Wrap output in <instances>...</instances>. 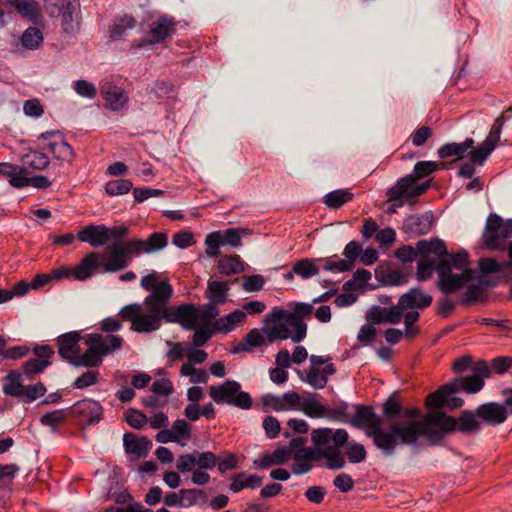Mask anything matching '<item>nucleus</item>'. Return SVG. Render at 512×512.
I'll use <instances>...</instances> for the list:
<instances>
[{
    "instance_id": "f257e3e1",
    "label": "nucleus",
    "mask_w": 512,
    "mask_h": 512,
    "mask_svg": "<svg viewBox=\"0 0 512 512\" xmlns=\"http://www.w3.org/2000/svg\"><path fill=\"white\" fill-rule=\"evenodd\" d=\"M350 424L364 429L365 434L373 439V443L378 449L385 455H392L398 442L413 444L422 435L441 437L445 431L453 428L454 421L443 414H433L424 423L391 425L387 429H383L380 416L375 414L371 407L359 405L356 407V413L350 420Z\"/></svg>"
},
{
    "instance_id": "f03ea898",
    "label": "nucleus",
    "mask_w": 512,
    "mask_h": 512,
    "mask_svg": "<svg viewBox=\"0 0 512 512\" xmlns=\"http://www.w3.org/2000/svg\"><path fill=\"white\" fill-rule=\"evenodd\" d=\"M164 236L154 235L149 241L131 240L111 243L103 253L90 252L73 268V278L79 281L90 278L98 269L105 273H115L126 269L135 257L153 254L163 247Z\"/></svg>"
},
{
    "instance_id": "7ed1b4c3",
    "label": "nucleus",
    "mask_w": 512,
    "mask_h": 512,
    "mask_svg": "<svg viewBox=\"0 0 512 512\" xmlns=\"http://www.w3.org/2000/svg\"><path fill=\"white\" fill-rule=\"evenodd\" d=\"M119 317L131 323L130 329L141 334H149L161 327V316L159 308L152 305L133 303L122 307L118 313Z\"/></svg>"
},
{
    "instance_id": "20e7f679",
    "label": "nucleus",
    "mask_w": 512,
    "mask_h": 512,
    "mask_svg": "<svg viewBox=\"0 0 512 512\" xmlns=\"http://www.w3.org/2000/svg\"><path fill=\"white\" fill-rule=\"evenodd\" d=\"M432 301L433 297L419 287L411 288L399 297L398 305L403 313L407 311L404 314L405 336L407 338H414L419 334V328L414 325L420 318L418 310L429 307Z\"/></svg>"
},
{
    "instance_id": "39448f33",
    "label": "nucleus",
    "mask_w": 512,
    "mask_h": 512,
    "mask_svg": "<svg viewBox=\"0 0 512 512\" xmlns=\"http://www.w3.org/2000/svg\"><path fill=\"white\" fill-rule=\"evenodd\" d=\"M123 338L116 335H102L94 333L86 338V351L81 355V363L83 367H98L103 362V357L118 351L123 345Z\"/></svg>"
},
{
    "instance_id": "423d86ee",
    "label": "nucleus",
    "mask_w": 512,
    "mask_h": 512,
    "mask_svg": "<svg viewBox=\"0 0 512 512\" xmlns=\"http://www.w3.org/2000/svg\"><path fill=\"white\" fill-rule=\"evenodd\" d=\"M418 255L421 256L417 263L416 276L419 281L429 279L438 264L447 259L448 252L445 243L439 239L430 241L421 240L417 243Z\"/></svg>"
},
{
    "instance_id": "0eeeda50",
    "label": "nucleus",
    "mask_w": 512,
    "mask_h": 512,
    "mask_svg": "<svg viewBox=\"0 0 512 512\" xmlns=\"http://www.w3.org/2000/svg\"><path fill=\"white\" fill-rule=\"evenodd\" d=\"M313 312V304L298 303L293 311H286L282 308H274L268 316L269 321L283 320L295 330L294 343L301 342L307 334V326L304 318L310 317Z\"/></svg>"
},
{
    "instance_id": "6e6552de",
    "label": "nucleus",
    "mask_w": 512,
    "mask_h": 512,
    "mask_svg": "<svg viewBox=\"0 0 512 512\" xmlns=\"http://www.w3.org/2000/svg\"><path fill=\"white\" fill-rule=\"evenodd\" d=\"M209 395L217 404H228L240 409H250L252 399L249 393L241 391L238 381L228 380L218 386L209 388Z\"/></svg>"
},
{
    "instance_id": "1a4fd4ad",
    "label": "nucleus",
    "mask_w": 512,
    "mask_h": 512,
    "mask_svg": "<svg viewBox=\"0 0 512 512\" xmlns=\"http://www.w3.org/2000/svg\"><path fill=\"white\" fill-rule=\"evenodd\" d=\"M428 187L429 182L415 185V178L406 176L389 190V201L396 208L402 207L405 203L413 205L416 203V198L425 193Z\"/></svg>"
},
{
    "instance_id": "9d476101",
    "label": "nucleus",
    "mask_w": 512,
    "mask_h": 512,
    "mask_svg": "<svg viewBox=\"0 0 512 512\" xmlns=\"http://www.w3.org/2000/svg\"><path fill=\"white\" fill-rule=\"evenodd\" d=\"M439 276L437 287L443 294H452L462 289L473 278V270L453 273L448 259L442 260L437 267Z\"/></svg>"
},
{
    "instance_id": "9b49d317",
    "label": "nucleus",
    "mask_w": 512,
    "mask_h": 512,
    "mask_svg": "<svg viewBox=\"0 0 512 512\" xmlns=\"http://www.w3.org/2000/svg\"><path fill=\"white\" fill-rule=\"evenodd\" d=\"M311 442L315 447V455H326L327 450L342 448L348 441L349 435L345 429L319 428L311 431Z\"/></svg>"
},
{
    "instance_id": "f8f14e48",
    "label": "nucleus",
    "mask_w": 512,
    "mask_h": 512,
    "mask_svg": "<svg viewBox=\"0 0 512 512\" xmlns=\"http://www.w3.org/2000/svg\"><path fill=\"white\" fill-rule=\"evenodd\" d=\"M508 238H512V220L503 221L497 214H490L484 233V243L487 248L502 249Z\"/></svg>"
},
{
    "instance_id": "ddd939ff",
    "label": "nucleus",
    "mask_w": 512,
    "mask_h": 512,
    "mask_svg": "<svg viewBox=\"0 0 512 512\" xmlns=\"http://www.w3.org/2000/svg\"><path fill=\"white\" fill-rule=\"evenodd\" d=\"M175 31V22L172 18L162 15L153 20L149 25L150 39L138 40L131 43L132 49L151 47L172 36Z\"/></svg>"
},
{
    "instance_id": "4468645a",
    "label": "nucleus",
    "mask_w": 512,
    "mask_h": 512,
    "mask_svg": "<svg viewBox=\"0 0 512 512\" xmlns=\"http://www.w3.org/2000/svg\"><path fill=\"white\" fill-rule=\"evenodd\" d=\"M490 376L489 365L486 361H478L471 367L469 376L458 378L450 383L457 384V392L463 390L466 393H477L484 386V380Z\"/></svg>"
},
{
    "instance_id": "2eb2a0df",
    "label": "nucleus",
    "mask_w": 512,
    "mask_h": 512,
    "mask_svg": "<svg viewBox=\"0 0 512 512\" xmlns=\"http://www.w3.org/2000/svg\"><path fill=\"white\" fill-rule=\"evenodd\" d=\"M39 139L42 141L41 149L53 154L57 160L69 162L73 159V150L59 131L42 133Z\"/></svg>"
},
{
    "instance_id": "dca6fc26",
    "label": "nucleus",
    "mask_w": 512,
    "mask_h": 512,
    "mask_svg": "<svg viewBox=\"0 0 512 512\" xmlns=\"http://www.w3.org/2000/svg\"><path fill=\"white\" fill-rule=\"evenodd\" d=\"M80 339V333L77 331L62 334L57 338L59 355L75 367H83V365L80 364L82 361V354L79 353L80 349L78 344Z\"/></svg>"
},
{
    "instance_id": "f3484780",
    "label": "nucleus",
    "mask_w": 512,
    "mask_h": 512,
    "mask_svg": "<svg viewBox=\"0 0 512 512\" xmlns=\"http://www.w3.org/2000/svg\"><path fill=\"white\" fill-rule=\"evenodd\" d=\"M402 318L404 313L398 304L388 308L375 305L366 313L367 321L373 324H398Z\"/></svg>"
},
{
    "instance_id": "a211bd4d",
    "label": "nucleus",
    "mask_w": 512,
    "mask_h": 512,
    "mask_svg": "<svg viewBox=\"0 0 512 512\" xmlns=\"http://www.w3.org/2000/svg\"><path fill=\"white\" fill-rule=\"evenodd\" d=\"M102 412L100 403L91 399L79 401L73 406V413L78 416L79 421L84 425L98 423L102 419Z\"/></svg>"
},
{
    "instance_id": "6ab92c4d",
    "label": "nucleus",
    "mask_w": 512,
    "mask_h": 512,
    "mask_svg": "<svg viewBox=\"0 0 512 512\" xmlns=\"http://www.w3.org/2000/svg\"><path fill=\"white\" fill-rule=\"evenodd\" d=\"M79 7L78 0H66L61 6L58 4L59 13L49 16L58 17L61 15V25L64 31L75 32L79 27Z\"/></svg>"
},
{
    "instance_id": "aec40b11",
    "label": "nucleus",
    "mask_w": 512,
    "mask_h": 512,
    "mask_svg": "<svg viewBox=\"0 0 512 512\" xmlns=\"http://www.w3.org/2000/svg\"><path fill=\"white\" fill-rule=\"evenodd\" d=\"M336 373V367L334 364H328L323 368H310L308 369L305 376L301 372H298L300 379L309 384L314 389H323L326 387L329 377Z\"/></svg>"
},
{
    "instance_id": "412c9836",
    "label": "nucleus",
    "mask_w": 512,
    "mask_h": 512,
    "mask_svg": "<svg viewBox=\"0 0 512 512\" xmlns=\"http://www.w3.org/2000/svg\"><path fill=\"white\" fill-rule=\"evenodd\" d=\"M125 452L135 459L144 458L148 455L152 442L146 437H136L133 433H125L123 436Z\"/></svg>"
},
{
    "instance_id": "4be33fe9",
    "label": "nucleus",
    "mask_w": 512,
    "mask_h": 512,
    "mask_svg": "<svg viewBox=\"0 0 512 512\" xmlns=\"http://www.w3.org/2000/svg\"><path fill=\"white\" fill-rule=\"evenodd\" d=\"M507 407L495 402L480 405L476 409L477 416L484 422L497 425L503 423L507 418Z\"/></svg>"
},
{
    "instance_id": "5701e85b",
    "label": "nucleus",
    "mask_w": 512,
    "mask_h": 512,
    "mask_svg": "<svg viewBox=\"0 0 512 512\" xmlns=\"http://www.w3.org/2000/svg\"><path fill=\"white\" fill-rule=\"evenodd\" d=\"M107 226L87 225L79 231L77 237L80 241L89 243L92 247H100L108 243Z\"/></svg>"
},
{
    "instance_id": "b1692460",
    "label": "nucleus",
    "mask_w": 512,
    "mask_h": 512,
    "mask_svg": "<svg viewBox=\"0 0 512 512\" xmlns=\"http://www.w3.org/2000/svg\"><path fill=\"white\" fill-rule=\"evenodd\" d=\"M101 94L109 108L113 111L121 110L128 102V96L125 91L112 83H105L101 87Z\"/></svg>"
},
{
    "instance_id": "393cba45",
    "label": "nucleus",
    "mask_w": 512,
    "mask_h": 512,
    "mask_svg": "<svg viewBox=\"0 0 512 512\" xmlns=\"http://www.w3.org/2000/svg\"><path fill=\"white\" fill-rule=\"evenodd\" d=\"M445 416L448 417V418L453 419V421H454L453 428H451L448 431H445L441 437L426 436L427 438H429L430 440H439L445 434L453 431L456 428V426H457L459 431L464 432V433L475 432V431H478L480 429V422L477 419L478 416H477V414L475 415L472 411H469V410L463 411L461 413L458 421H456L455 418H453L451 416H448L446 414H445Z\"/></svg>"
},
{
    "instance_id": "a878e982",
    "label": "nucleus",
    "mask_w": 512,
    "mask_h": 512,
    "mask_svg": "<svg viewBox=\"0 0 512 512\" xmlns=\"http://www.w3.org/2000/svg\"><path fill=\"white\" fill-rule=\"evenodd\" d=\"M0 175L8 177L10 185L15 188L29 186V178L26 176V170L19 165L8 162L0 163Z\"/></svg>"
},
{
    "instance_id": "bb28decb",
    "label": "nucleus",
    "mask_w": 512,
    "mask_h": 512,
    "mask_svg": "<svg viewBox=\"0 0 512 512\" xmlns=\"http://www.w3.org/2000/svg\"><path fill=\"white\" fill-rule=\"evenodd\" d=\"M290 458L289 448L278 447L273 453L264 454L260 458L253 461V465L259 469H266L271 466H279L285 464Z\"/></svg>"
},
{
    "instance_id": "cd10ccee",
    "label": "nucleus",
    "mask_w": 512,
    "mask_h": 512,
    "mask_svg": "<svg viewBox=\"0 0 512 512\" xmlns=\"http://www.w3.org/2000/svg\"><path fill=\"white\" fill-rule=\"evenodd\" d=\"M266 343V338L263 335V333L257 329L254 328L250 330L246 336L233 347L231 352L233 354H238L241 352H253L256 348H259L263 346Z\"/></svg>"
},
{
    "instance_id": "c85d7f7f",
    "label": "nucleus",
    "mask_w": 512,
    "mask_h": 512,
    "mask_svg": "<svg viewBox=\"0 0 512 512\" xmlns=\"http://www.w3.org/2000/svg\"><path fill=\"white\" fill-rule=\"evenodd\" d=\"M137 21L131 15H122L114 19L109 27V36L114 40L122 39L136 27Z\"/></svg>"
},
{
    "instance_id": "c756f323",
    "label": "nucleus",
    "mask_w": 512,
    "mask_h": 512,
    "mask_svg": "<svg viewBox=\"0 0 512 512\" xmlns=\"http://www.w3.org/2000/svg\"><path fill=\"white\" fill-rule=\"evenodd\" d=\"M107 231H108L107 232L108 242L110 240H113L112 243L127 242V241H131V240H138V241L145 242V241H149L154 235H161L162 237L164 236L165 244L163 245V247L159 248L158 250L154 251L153 253H157V252L165 249L168 245V236L164 232H154L147 239H138V238L125 239V237L129 233V228L125 225L107 227Z\"/></svg>"
},
{
    "instance_id": "7c9ffc66",
    "label": "nucleus",
    "mask_w": 512,
    "mask_h": 512,
    "mask_svg": "<svg viewBox=\"0 0 512 512\" xmlns=\"http://www.w3.org/2000/svg\"><path fill=\"white\" fill-rule=\"evenodd\" d=\"M172 292L171 285L167 281H162L154 287L152 293L146 296L143 302L144 304L160 308L166 305L167 301L172 296Z\"/></svg>"
},
{
    "instance_id": "2f4dec72",
    "label": "nucleus",
    "mask_w": 512,
    "mask_h": 512,
    "mask_svg": "<svg viewBox=\"0 0 512 512\" xmlns=\"http://www.w3.org/2000/svg\"><path fill=\"white\" fill-rule=\"evenodd\" d=\"M293 458L295 460V463L292 465L293 474L302 475L311 470V461L316 458V455L312 448H302L295 451Z\"/></svg>"
},
{
    "instance_id": "473e14b6",
    "label": "nucleus",
    "mask_w": 512,
    "mask_h": 512,
    "mask_svg": "<svg viewBox=\"0 0 512 512\" xmlns=\"http://www.w3.org/2000/svg\"><path fill=\"white\" fill-rule=\"evenodd\" d=\"M403 229L412 236L424 235L431 230V222L428 216L412 215L405 219Z\"/></svg>"
},
{
    "instance_id": "72a5a7b5",
    "label": "nucleus",
    "mask_w": 512,
    "mask_h": 512,
    "mask_svg": "<svg viewBox=\"0 0 512 512\" xmlns=\"http://www.w3.org/2000/svg\"><path fill=\"white\" fill-rule=\"evenodd\" d=\"M246 319V313L240 309H236L228 315L218 318L214 321L213 327L217 332L229 333L236 325L242 323Z\"/></svg>"
},
{
    "instance_id": "f704fd0d",
    "label": "nucleus",
    "mask_w": 512,
    "mask_h": 512,
    "mask_svg": "<svg viewBox=\"0 0 512 512\" xmlns=\"http://www.w3.org/2000/svg\"><path fill=\"white\" fill-rule=\"evenodd\" d=\"M10 4L22 16L33 23L40 19V6L35 0H9Z\"/></svg>"
},
{
    "instance_id": "c9c22d12",
    "label": "nucleus",
    "mask_w": 512,
    "mask_h": 512,
    "mask_svg": "<svg viewBox=\"0 0 512 512\" xmlns=\"http://www.w3.org/2000/svg\"><path fill=\"white\" fill-rule=\"evenodd\" d=\"M457 393L456 383H446L441 386L436 392L431 393L426 398V406L429 408H441L445 406L446 397Z\"/></svg>"
},
{
    "instance_id": "e433bc0d",
    "label": "nucleus",
    "mask_w": 512,
    "mask_h": 512,
    "mask_svg": "<svg viewBox=\"0 0 512 512\" xmlns=\"http://www.w3.org/2000/svg\"><path fill=\"white\" fill-rule=\"evenodd\" d=\"M262 481V477L257 475H247L246 473L241 472L233 477L229 488L233 493H238L244 488H257L261 486Z\"/></svg>"
},
{
    "instance_id": "4c0bfd02",
    "label": "nucleus",
    "mask_w": 512,
    "mask_h": 512,
    "mask_svg": "<svg viewBox=\"0 0 512 512\" xmlns=\"http://www.w3.org/2000/svg\"><path fill=\"white\" fill-rule=\"evenodd\" d=\"M300 410L310 418H323L329 414V409L316 401L315 395H310L302 400Z\"/></svg>"
},
{
    "instance_id": "58836bf2",
    "label": "nucleus",
    "mask_w": 512,
    "mask_h": 512,
    "mask_svg": "<svg viewBox=\"0 0 512 512\" xmlns=\"http://www.w3.org/2000/svg\"><path fill=\"white\" fill-rule=\"evenodd\" d=\"M218 269L223 275H234L245 270V263L238 255L222 256L218 261Z\"/></svg>"
},
{
    "instance_id": "ea45409f",
    "label": "nucleus",
    "mask_w": 512,
    "mask_h": 512,
    "mask_svg": "<svg viewBox=\"0 0 512 512\" xmlns=\"http://www.w3.org/2000/svg\"><path fill=\"white\" fill-rule=\"evenodd\" d=\"M272 322H273V326L269 327L266 331L268 343H272L275 340H286V339H291L293 341L295 332L292 333L289 330V327H291L289 324H287L283 320L272 321Z\"/></svg>"
},
{
    "instance_id": "a19ab883",
    "label": "nucleus",
    "mask_w": 512,
    "mask_h": 512,
    "mask_svg": "<svg viewBox=\"0 0 512 512\" xmlns=\"http://www.w3.org/2000/svg\"><path fill=\"white\" fill-rule=\"evenodd\" d=\"M473 139H466L462 143H448L438 149V156L445 159L451 156L461 157L466 151L472 148Z\"/></svg>"
},
{
    "instance_id": "79ce46f5",
    "label": "nucleus",
    "mask_w": 512,
    "mask_h": 512,
    "mask_svg": "<svg viewBox=\"0 0 512 512\" xmlns=\"http://www.w3.org/2000/svg\"><path fill=\"white\" fill-rule=\"evenodd\" d=\"M208 298L211 303L215 305H221L225 303L227 299V292L229 290V286L227 282L224 281H210L208 283Z\"/></svg>"
},
{
    "instance_id": "37998d69",
    "label": "nucleus",
    "mask_w": 512,
    "mask_h": 512,
    "mask_svg": "<svg viewBox=\"0 0 512 512\" xmlns=\"http://www.w3.org/2000/svg\"><path fill=\"white\" fill-rule=\"evenodd\" d=\"M25 385L21 382V374L17 371H11L7 375V383L3 386L5 395L22 398Z\"/></svg>"
},
{
    "instance_id": "c03bdc74",
    "label": "nucleus",
    "mask_w": 512,
    "mask_h": 512,
    "mask_svg": "<svg viewBox=\"0 0 512 512\" xmlns=\"http://www.w3.org/2000/svg\"><path fill=\"white\" fill-rule=\"evenodd\" d=\"M43 43V33L36 27H28L21 36V44L25 49H38Z\"/></svg>"
},
{
    "instance_id": "a18cd8bd",
    "label": "nucleus",
    "mask_w": 512,
    "mask_h": 512,
    "mask_svg": "<svg viewBox=\"0 0 512 512\" xmlns=\"http://www.w3.org/2000/svg\"><path fill=\"white\" fill-rule=\"evenodd\" d=\"M22 162L24 163V165L35 170H43L50 163L48 156L44 152L36 150L30 151L27 154H25L22 157Z\"/></svg>"
},
{
    "instance_id": "49530a36",
    "label": "nucleus",
    "mask_w": 512,
    "mask_h": 512,
    "mask_svg": "<svg viewBox=\"0 0 512 512\" xmlns=\"http://www.w3.org/2000/svg\"><path fill=\"white\" fill-rule=\"evenodd\" d=\"M179 324L185 330H193L200 326L196 306L191 305V304L183 305V313L181 314V319H180Z\"/></svg>"
},
{
    "instance_id": "de8ad7c7",
    "label": "nucleus",
    "mask_w": 512,
    "mask_h": 512,
    "mask_svg": "<svg viewBox=\"0 0 512 512\" xmlns=\"http://www.w3.org/2000/svg\"><path fill=\"white\" fill-rule=\"evenodd\" d=\"M352 197L353 194L349 190H334L325 196L324 203L329 208L337 209L349 202Z\"/></svg>"
},
{
    "instance_id": "09e8293b",
    "label": "nucleus",
    "mask_w": 512,
    "mask_h": 512,
    "mask_svg": "<svg viewBox=\"0 0 512 512\" xmlns=\"http://www.w3.org/2000/svg\"><path fill=\"white\" fill-rule=\"evenodd\" d=\"M293 272L302 279H308L319 273V268L315 265V260L302 259L293 265Z\"/></svg>"
},
{
    "instance_id": "8fccbe9b",
    "label": "nucleus",
    "mask_w": 512,
    "mask_h": 512,
    "mask_svg": "<svg viewBox=\"0 0 512 512\" xmlns=\"http://www.w3.org/2000/svg\"><path fill=\"white\" fill-rule=\"evenodd\" d=\"M132 187L133 183L129 179H116L105 184V192L109 196H120L127 194Z\"/></svg>"
},
{
    "instance_id": "3c124183",
    "label": "nucleus",
    "mask_w": 512,
    "mask_h": 512,
    "mask_svg": "<svg viewBox=\"0 0 512 512\" xmlns=\"http://www.w3.org/2000/svg\"><path fill=\"white\" fill-rule=\"evenodd\" d=\"M191 428V425L184 419H177L172 425V433L176 437L175 442L184 446L191 437Z\"/></svg>"
},
{
    "instance_id": "603ef678",
    "label": "nucleus",
    "mask_w": 512,
    "mask_h": 512,
    "mask_svg": "<svg viewBox=\"0 0 512 512\" xmlns=\"http://www.w3.org/2000/svg\"><path fill=\"white\" fill-rule=\"evenodd\" d=\"M51 365V361L47 359H30L23 364V373L29 379L42 373L48 366Z\"/></svg>"
},
{
    "instance_id": "864d4df0",
    "label": "nucleus",
    "mask_w": 512,
    "mask_h": 512,
    "mask_svg": "<svg viewBox=\"0 0 512 512\" xmlns=\"http://www.w3.org/2000/svg\"><path fill=\"white\" fill-rule=\"evenodd\" d=\"M205 245L207 247L206 254L211 257L215 258L219 256V249L220 246L223 245V236L221 231H214L209 234H207L205 238Z\"/></svg>"
},
{
    "instance_id": "5fc2aeb1",
    "label": "nucleus",
    "mask_w": 512,
    "mask_h": 512,
    "mask_svg": "<svg viewBox=\"0 0 512 512\" xmlns=\"http://www.w3.org/2000/svg\"><path fill=\"white\" fill-rule=\"evenodd\" d=\"M216 306L217 305L213 303H209L196 307L200 325L211 326V321L219 314V310Z\"/></svg>"
},
{
    "instance_id": "6e6d98bb",
    "label": "nucleus",
    "mask_w": 512,
    "mask_h": 512,
    "mask_svg": "<svg viewBox=\"0 0 512 512\" xmlns=\"http://www.w3.org/2000/svg\"><path fill=\"white\" fill-rule=\"evenodd\" d=\"M505 123V117L503 115H500L496 118L494 121L489 134L487 135L486 139L483 141L487 147H491L492 150L495 149L498 141L500 140V135L502 132V127Z\"/></svg>"
},
{
    "instance_id": "4d7b16f0",
    "label": "nucleus",
    "mask_w": 512,
    "mask_h": 512,
    "mask_svg": "<svg viewBox=\"0 0 512 512\" xmlns=\"http://www.w3.org/2000/svg\"><path fill=\"white\" fill-rule=\"evenodd\" d=\"M183 507L195 505L198 501L206 502L207 496L203 490L200 489H181Z\"/></svg>"
},
{
    "instance_id": "13d9d810",
    "label": "nucleus",
    "mask_w": 512,
    "mask_h": 512,
    "mask_svg": "<svg viewBox=\"0 0 512 512\" xmlns=\"http://www.w3.org/2000/svg\"><path fill=\"white\" fill-rule=\"evenodd\" d=\"M346 454L349 462L351 463H360L366 459L367 453L364 446L355 441L346 442Z\"/></svg>"
},
{
    "instance_id": "bf43d9fd",
    "label": "nucleus",
    "mask_w": 512,
    "mask_h": 512,
    "mask_svg": "<svg viewBox=\"0 0 512 512\" xmlns=\"http://www.w3.org/2000/svg\"><path fill=\"white\" fill-rule=\"evenodd\" d=\"M243 234H247L245 229L229 228L222 232L223 245H229L237 248L242 245L241 238Z\"/></svg>"
},
{
    "instance_id": "052dcab7",
    "label": "nucleus",
    "mask_w": 512,
    "mask_h": 512,
    "mask_svg": "<svg viewBox=\"0 0 512 512\" xmlns=\"http://www.w3.org/2000/svg\"><path fill=\"white\" fill-rule=\"evenodd\" d=\"M371 279V273L366 269H357L351 280L344 284V288L361 289Z\"/></svg>"
},
{
    "instance_id": "680f3d73",
    "label": "nucleus",
    "mask_w": 512,
    "mask_h": 512,
    "mask_svg": "<svg viewBox=\"0 0 512 512\" xmlns=\"http://www.w3.org/2000/svg\"><path fill=\"white\" fill-rule=\"evenodd\" d=\"M512 262L504 261L498 262L492 258H485L479 261V268L483 273H497L503 270L505 267H511Z\"/></svg>"
},
{
    "instance_id": "e2e57ef3",
    "label": "nucleus",
    "mask_w": 512,
    "mask_h": 512,
    "mask_svg": "<svg viewBox=\"0 0 512 512\" xmlns=\"http://www.w3.org/2000/svg\"><path fill=\"white\" fill-rule=\"evenodd\" d=\"M341 448H333V450H327L326 455L322 456L327 461V466L332 470H339L345 466V460L341 456Z\"/></svg>"
},
{
    "instance_id": "0e129e2a",
    "label": "nucleus",
    "mask_w": 512,
    "mask_h": 512,
    "mask_svg": "<svg viewBox=\"0 0 512 512\" xmlns=\"http://www.w3.org/2000/svg\"><path fill=\"white\" fill-rule=\"evenodd\" d=\"M74 91L81 97L92 99L97 94V89L93 83L86 80H76L73 82Z\"/></svg>"
},
{
    "instance_id": "69168bd1",
    "label": "nucleus",
    "mask_w": 512,
    "mask_h": 512,
    "mask_svg": "<svg viewBox=\"0 0 512 512\" xmlns=\"http://www.w3.org/2000/svg\"><path fill=\"white\" fill-rule=\"evenodd\" d=\"M66 419V412L64 410H54L52 412L44 414L40 418V422L53 430L57 428Z\"/></svg>"
},
{
    "instance_id": "338daca9",
    "label": "nucleus",
    "mask_w": 512,
    "mask_h": 512,
    "mask_svg": "<svg viewBox=\"0 0 512 512\" xmlns=\"http://www.w3.org/2000/svg\"><path fill=\"white\" fill-rule=\"evenodd\" d=\"M125 421L135 429L143 428L147 422L148 418L146 415L138 410L130 409L125 413Z\"/></svg>"
},
{
    "instance_id": "774afa93",
    "label": "nucleus",
    "mask_w": 512,
    "mask_h": 512,
    "mask_svg": "<svg viewBox=\"0 0 512 512\" xmlns=\"http://www.w3.org/2000/svg\"><path fill=\"white\" fill-rule=\"evenodd\" d=\"M98 375V372L88 370L75 379L73 386L77 389H84L95 385L98 382Z\"/></svg>"
}]
</instances>
